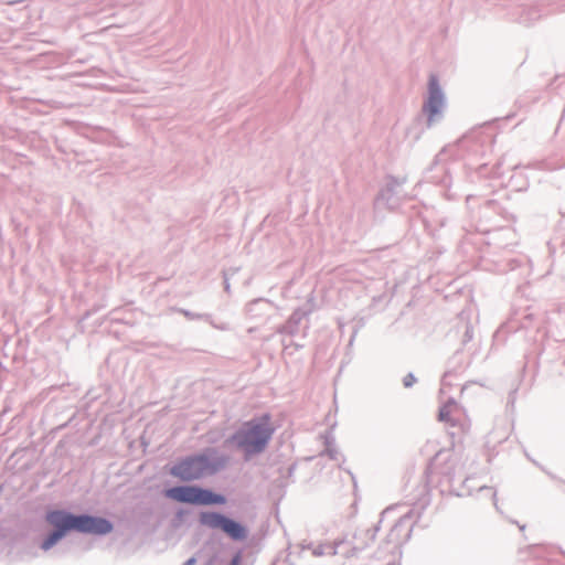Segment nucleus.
<instances>
[{
    "mask_svg": "<svg viewBox=\"0 0 565 565\" xmlns=\"http://www.w3.org/2000/svg\"><path fill=\"white\" fill-rule=\"evenodd\" d=\"M46 521L55 527L42 543L44 551L55 545L67 532L77 531L81 533L106 534L113 529L110 522L102 518L89 515H73L68 512L55 510L46 514Z\"/></svg>",
    "mask_w": 565,
    "mask_h": 565,
    "instance_id": "nucleus-1",
    "label": "nucleus"
},
{
    "mask_svg": "<svg viewBox=\"0 0 565 565\" xmlns=\"http://www.w3.org/2000/svg\"><path fill=\"white\" fill-rule=\"evenodd\" d=\"M274 431L270 416L263 415L244 423L233 435L232 441L246 458H249L265 450Z\"/></svg>",
    "mask_w": 565,
    "mask_h": 565,
    "instance_id": "nucleus-2",
    "label": "nucleus"
},
{
    "mask_svg": "<svg viewBox=\"0 0 565 565\" xmlns=\"http://www.w3.org/2000/svg\"><path fill=\"white\" fill-rule=\"evenodd\" d=\"M217 466L212 463L206 455L186 458L171 469V475L182 480L199 479L206 473H212Z\"/></svg>",
    "mask_w": 565,
    "mask_h": 565,
    "instance_id": "nucleus-4",
    "label": "nucleus"
},
{
    "mask_svg": "<svg viewBox=\"0 0 565 565\" xmlns=\"http://www.w3.org/2000/svg\"><path fill=\"white\" fill-rule=\"evenodd\" d=\"M200 523L213 530H221L234 541H242L246 537V529L238 522L216 512H202L199 516Z\"/></svg>",
    "mask_w": 565,
    "mask_h": 565,
    "instance_id": "nucleus-5",
    "label": "nucleus"
},
{
    "mask_svg": "<svg viewBox=\"0 0 565 565\" xmlns=\"http://www.w3.org/2000/svg\"><path fill=\"white\" fill-rule=\"evenodd\" d=\"M441 106L443 95L438 87L437 79L431 76L429 81V98L425 106L429 120H433L434 117L439 114Z\"/></svg>",
    "mask_w": 565,
    "mask_h": 565,
    "instance_id": "nucleus-6",
    "label": "nucleus"
},
{
    "mask_svg": "<svg viewBox=\"0 0 565 565\" xmlns=\"http://www.w3.org/2000/svg\"><path fill=\"white\" fill-rule=\"evenodd\" d=\"M164 494L166 497L178 502L191 504L210 505L225 503V498L223 495L215 494L199 487H174L166 490Z\"/></svg>",
    "mask_w": 565,
    "mask_h": 565,
    "instance_id": "nucleus-3",
    "label": "nucleus"
},
{
    "mask_svg": "<svg viewBox=\"0 0 565 565\" xmlns=\"http://www.w3.org/2000/svg\"><path fill=\"white\" fill-rule=\"evenodd\" d=\"M416 381V379L414 377L413 374H407L405 377H404V385L406 387L413 385V383Z\"/></svg>",
    "mask_w": 565,
    "mask_h": 565,
    "instance_id": "nucleus-7",
    "label": "nucleus"
}]
</instances>
